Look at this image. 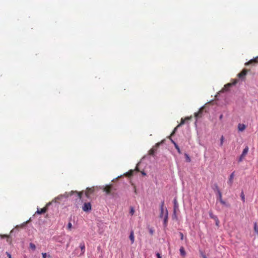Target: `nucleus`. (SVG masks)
<instances>
[{
  "instance_id": "f257e3e1",
  "label": "nucleus",
  "mask_w": 258,
  "mask_h": 258,
  "mask_svg": "<svg viewBox=\"0 0 258 258\" xmlns=\"http://www.w3.org/2000/svg\"><path fill=\"white\" fill-rule=\"evenodd\" d=\"M76 194L78 197V198L80 199L82 198V195L83 194V191L78 192L77 191H73L72 190L71 192H66L63 195H60L58 196L57 197L55 198V201L56 202L57 200H60L63 198H67L70 196H72L73 194Z\"/></svg>"
},
{
  "instance_id": "f03ea898",
  "label": "nucleus",
  "mask_w": 258,
  "mask_h": 258,
  "mask_svg": "<svg viewBox=\"0 0 258 258\" xmlns=\"http://www.w3.org/2000/svg\"><path fill=\"white\" fill-rule=\"evenodd\" d=\"M212 189L216 196L217 200L219 201L221 204L226 205L225 202H224L222 199V193L217 184H214L212 187Z\"/></svg>"
},
{
  "instance_id": "7ed1b4c3",
  "label": "nucleus",
  "mask_w": 258,
  "mask_h": 258,
  "mask_svg": "<svg viewBox=\"0 0 258 258\" xmlns=\"http://www.w3.org/2000/svg\"><path fill=\"white\" fill-rule=\"evenodd\" d=\"M208 105L207 104L205 106L201 107L199 111L198 112H196L195 113V117L198 119L199 118L201 117L205 113H206L208 111L207 108L208 107Z\"/></svg>"
},
{
  "instance_id": "20e7f679",
  "label": "nucleus",
  "mask_w": 258,
  "mask_h": 258,
  "mask_svg": "<svg viewBox=\"0 0 258 258\" xmlns=\"http://www.w3.org/2000/svg\"><path fill=\"white\" fill-rule=\"evenodd\" d=\"M103 189L106 195H113L116 189L113 187L112 184H109L104 187Z\"/></svg>"
},
{
  "instance_id": "39448f33",
  "label": "nucleus",
  "mask_w": 258,
  "mask_h": 258,
  "mask_svg": "<svg viewBox=\"0 0 258 258\" xmlns=\"http://www.w3.org/2000/svg\"><path fill=\"white\" fill-rule=\"evenodd\" d=\"M94 187H88L85 191V195L86 198H89L90 197L91 195H92L94 192ZM83 193L84 192V191H82ZM83 195H82V196Z\"/></svg>"
},
{
  "instance_id": "423d86ee",
  "label": "nucleus",
  "mask_w": 258,
  "mask_h": 258,
  "mask_svg": "<svg viewBox=\"0 0 258 258\" xmlns=\"http://www.w3.org/2000/svg\"><path fill=\"white\" fill-rule=\"evenodd\" d=\"M191 118V117H185L184 118H181V121H180V123L174 129L173 132L171 134V135H173L175 132H176L177 128L179 127L180 126L183 125V124L185 123V121H187V120H190V119Z\"/></svg>"
},
{
  "instance_id": "0eeeda50",
  "label": "nucleus",
  "mask_w": 258,
  "mask_h": 258,
  "mask_svg": "<svg viewBox=\"0 0 258 258\" xmlns=\"http://www.w3.org/2000/svg\"><path fill=\"white\" fill-rule=\"evenodd\" d=\"M247 73V70L245 69H244L239 74H238L237 76L240 79L243 80L245 79Z\"/></svg>"
},
{
  "instance_id": "6e6552de",
  "label": "nucleus",
  "mask_w": 258,
  "mask_h": 258,
  "mask_svg": "<svg viewBox=\"0 0 258 258\" xmlns=\"http://www.w3.org/2000/svg\"><path fill=\"white\" fill-rule=\"evenodd\" d=\"M238 82L237 80H235L232 83H228L224 86V88L223 89V91H227L229 90V88L237 84Z\"/></svg>"
},
{
  "instance_id": "1a4fd4ad",
  "label": "nucleus",
  "mask_w": 258,
  "mask_h": 258,
  "mask_svg": "<svg viewBox=\"0 0 258 258\" xmlns=\"http://www.w3.org/2000/svg\"><path fill=\"white\" fill-rule=\"evenodd\" d=\"M82 209L85 212H88L91 210V205L90 203H85Z\"/></svg>"
},
{
  "instance_id": "9d476101",
  "label": "nucleus",
  "mask_w": 258,
  "mask_h": 258,
  "mask_svg": "<svg viewBox=\"0 0 258 258\" xmlns=\"http://www.w3.org/2000/svg\"><path fill=\"white\" fill-rule=\"evenodd\" d=\"M160 143H157L154 147H153L149 151V154L153 155L157 150V148L159 146Z\"/></svg>"
},
{
  "instance_id": "9b49d317",
  "label": "nucleus",
  "mask_w": 258,
  "mask_h": 258,
  "mask_svg": "<svg viewBox=\"0 0 258 258\" xmlns=\"http://www.w3.org/2000/svg\"><path fill=\"white\" fill-rule=\"evenodd\" d=\"M258 63V56H257L254 58L251 59L248 62H246L245 63V65L248 66L249 64H255V63Z\"/></svg>"
},
{
  "instance_id": "f8f14e48",
  "label": "nucleus",
  "mask_w": 258,
  "mask_h": 258,
  "mask_svg": "<svg viewBox=\"0 0 258 258\" xmlns=\"http://www.w3.org/2000/svg\"><path fill=\"white\" fill-rule=\"evenodd\" d=\"M163 218L164 219V223H163L164 226L165 227H166L167 226L168 218V211H167V210L166 209H165L164 217Z\"/></svg>"
},
{
  "instance_id": "ddd939ff",
  "label": "nucleus",
  "mask_w": 258,
  "mask_h": 258,
  "mask_svg": "<svg viewBox=\"0 0 258 258\" xmlns=\"http://www.w3.org/2000/svg\"><path fill=\"white\" fill-rule=\"evenodd\" d=\"M211 219H213L215 225L218 227L219 224V221L217 218V216L213 215L212 213H211Z\"/></svg>"
},
{
  "instance_id": "4468645a",
  "label": "nucleus",
  "mask_w": 258,
  "mask_h": 258,
  "mask_svg": "<svg viewBox=\"0 0 258 258\" xmlns=\"http://www.w3.org/2000/svg\"><path fill=\"white\" fill-rule=\"evenodd\" d=\"M173 203H174V214L175 216L176 210H177L178 209V204L177 200L176 199H174Z\"/></svg>"
},
{
  "instance_id": "2eb2a0df",
  "label": "nucleus",
  "mask_w": 258,
  "mask_h": 258,
  "mask_svg": "<svg viewBox=\"0 0 258 258\" xmlns=\"http://www.w3.org/2000/svg\"><path fill=\"white\" fill-rule=\"evenodd\" d=\"M234 172H233L229 176V179L228 181V183L230 186L232 185V184L233 183V179L234 178Z\"/></svg>"
},
{
  "instance_id": "dca6fc26",
  "label": "nucleus",
  "mask_w": 258,
  "mask_h": 258,
  "mask_svg": "<svg viewBox=\"0 0 258 258\" xmlns=\"http://www.w3.org/2000/svg\"><path fill=\"white\" fill-rule=\"evenodd\" d=\"M129 238L131 241V244H133L135 241V236H134V232L133 230H132L130 232Z\"/></svg>"
},
{
  "instance_id": "f3484780",
  "label": "nucleus",
  "mask_w": 258,
  "mask_h": 258,
  "mask_svg": "<svg viewBox=\"0 0 258 258\" xmlns=\"http://www.w3.org/2000/svg\"><path fill=\"white\" fill-rule=\"evenodd\" d=\"M47 208L46 207H44V208L41 209L40 210L37 209V213L39 214H41L45 213L47 211Z\"/></svg>"
},
{
  "instance_id": "a211bd4d",
  "label": "nucleus",
  "mask_w": 258,
  "mask_h": 258,
  "mask_svg": "<svg viewBox=\"0 0 258 258\" xmlns=\"http://www.w3.org/2000/svg\"><path fill=\"white\" fill-rule=\"evenodd\" d=\"M135 170L139 171L138 168L136 167ZM135 170H130L128 172L126 173V175L128 176H132L133 175Z\"/></svg>"
},
{
  "instance_id": "6ab92c4d",
  "label": "nucleus",
  "mask_w": 258,
  "mask_h": 258,
  "mask_svg": "<svg viewBox=\"0 0 258 258\" xmlns=\"http://www.w3.org/2000/svg\"><path fill=\"white\" fill-rule=\"evenodd\" d=\"M245 128V125L244 124L239 123L238 125V129L239 131L242 132Z\"/></svg>"
},
{
  "instance_id": "aec40b11",
  "label": "nucleus",
  "mask_w": 258,
  "mask_h": 258,
  "mask_svg": "<svg viewBox=\"0 0 258 258\" xmlns=\"http://www.w3.org/2000/svg\"><path fill=\"white\" fill-rule=\"evenodd\" d=\"M248 150H249V148H248V147L247 146H246L245 147V148L243 149L242 154L243 155L246 156V155L247 154L248 152Z\"/></svg>"
},
{
  "instance_id": "412c9836",
  "label": "nucleus",
  "mask_w": 258,
  "mask_h": 258,
  "mask_svg": "<svg viewBox=\"0 0 258 258\" xmlns=\"http://www.w3.org/2000/svg\"><path fill=\"white\" fill-rule=\"evenodd\" d=\"M165 209H160V217L161 218L164 217Z\"/></svg>"
},
{
  "instance_id": "4be33fe9",
  "label": "nucleus",
  "mask_w": 258,
  "mask_h": 258,
  "mask_svg": "<svg viewBox=\"0 0 258 258\" xmlns=\"http://www.w3.org/2000/svg\"><path fill=\"white\" fill-rule=\"evenodd\" d=\"M245 156L243 155L242 154H241V155L239 157L238 159V162H241L243 161V160L244 159Z\"/></svg>"
},
{
  "instance_id": "5701e85b",
  "label": "nucleus",
  "mask_w": 258,
  "mask_h": 258,
  "mask_svg": "<svg viewBox=\"0 0 258 258\" xmlns=\"http://www.w3.org/2000/svg\"><path fill=\"white\" fill-rule=\"evenodd\" d=\"M80 247L81 249V251H82V253L83 254L85 252V248L84 243H81L80 245Z\"/></svg>"
},
{
  "instance_id": "b1692460",
  "label": "nucleus",
  "mask_w": 258,
  "mask_h": 258,
  "mask_svg": "<svg viewBox=\"0 0 258 258\" xmlns=\"http://www.w3.org/2000/svg\"><path fill=\"white\" fill-rule=\"evenodd\" d=\"M179 250L181 255L184 256L185 255V251L184 249V248L183 247H181Z\"/></svg>"
},
{
  "instance_id": "393cba45",
  "label": "nucleus",
  "mask_w": 258,
  "mask_h": 258,
  "mask_svg": "<svg viewBox=\"0 0 258 258\" xmlns=\"http://www.w3.org/2000/svg\"><path fill=\"white\" fill-rule=\"evenodd\" d=\"M254 230L255 233H256L258 235V226L256 222L254 223Z\"/></svg>"
},
{
  "instance_id": "a878e982",
  "label": "nucleus",
  "mask_w": 258,
  "mask_h": 258,
  "mask_svg": "<svg viewBox=\"0 0 258 258\" xmlns=\"http://www.w3.org/2000/svg\"><path fill=\"white\" fill-rule=\"evenodd\" d=\"M30 248H31L32 250H34L36 249V246L33 243H30L29 244Z\"/></svg>"
},
{
  "instance_id": "bb28decb",
  "label": "nucleus",
  "mask_w": 258,
  "mask_h": 258,
  "mask_svg": "<svg viewBox=\"0 0 258 258\" xmlns=\"http://www.w3.org/2000/svg\"><path fill=\"white\" fill-rule=\"evenodd\" d=\"M240 197L243 202H245V196L243 191L241 192Z\"/></svg>"
},
{
  "instance_id": "cd10ccee",
  "label": "nucleus",
  "mask_w": 258,
  "mask_h": 258,
  "mask_svg": "<svg viewBox=\"0 0 258 258\" xmlns=\"http://www.w3.org/2000/svg\"><path fill=\"white\" fill-rule=\"evenodd\" d=\"M175 148L176 149L179 154H181V151L177 144H175Z\"/></svg>"
},
{
  "instance_id": "c85d7f7f",
  "label": "nucleus",
  "mask_w": 258,
  "mask_h": 258,
  "mask_svg": "<svg viewBox=\"0 0 258 258\" xmlns=\"http://www.w3.org/2000/svg\"><path fill=\"white\" fill-rule=\"evenodd\" d=\"M185 158H186V161L187 162H190L191 160H190V158L189 157V156L187 154H185Z\"/></svg>"
},
{
  "instance_id": "c756f323",
  "label": "nucleus",
  "mask_w": 258,
  "mask_h": 258,
  "mask_svg": "<svg viewBox=\"0 0 258 258\" xmlns=\"http://www.w3.org/2000/svg\"><path fill=\"white\" fill-rule=\"evenodd\" d=\"M130 213L131 214V215H133L135 213V210L133 207H131L130 208Z\"/></svg>"
},
{
  "instance_id": "7c9ffc66",
  "label": "nucleus",
  "mask_w": 258,
  "mask_h": 258,
  "mask_svg": "<svg viewBox=\"0 0 258 258\" xmlns=\"http://www.w3.org/2000/svg\"><path fill=\"white\" fill-rule=\"evenodd\" d=\"M223 140H224V137L222 136H221V137L220 138V146H222L223 145Z\"/></svg>"
},
{
  "instance_id": "2f4dec72",
  "label": "nucleus",
  "mask_w": 258,
  "mask_h": 258,
  "mask_svg": "<svg viewBox=\"0 0 258 258\" xmlns=\"http://www.w3.org/2000/svg\"><path fill=\"white\" fill-rule=\"evenodd\" d=\"M200 254L202 258H207L205 254L202 251H200Z\"/></svg>"
},
{
  "instance_id": "473e14b6",
  "label": "nucleus",
  "mask_w": 258,
  "mask_h": 258,
  "mask_svg": "<svg viewBox=\"0 0 258 258\" xmlns=\"http://www.w3.org/2000/svg\"><path fill=\"white\" fill-rule=\"evenodd\" d=\"M164 202L163 201L161 203L160 209H164Z\"/></svg>"
},
{
  "instance_id": "72a5a7b5",
  "label": "nucleus",
  "mask_w": 258,
  "mask_h": 258,
  "mask_svg": "<svg viewBox=\"0 0 258 258\" xmlns=\"http://www.w3.org/2000/svg\"><path fill=\"white\" fill-rule=\"evenodd\" d=\"M72 227V224L71 222H69L68 225V229L71 230Z\"/></svg>"
},
{
  "instance_id": "f704fd0d",
  "label": "nucleus",
  "mask_w": 258,
  "mask_h": 258,
  "mask_svg": "<svg viewBox=\"0 0 258 258\" xmlns=\"http://www.w3.org/2000/svg\"><path fill=\"white\" fill-rule=\"evenodd\" d=\"M179 234H180L181 240H183V233H181V232H180Z\"/></svg>"
},
{
  "instance_id": "c9c22d12",
  "label": "nucleus",
  "mask_w": 258,
  "mask_h": 258,
  "mask_svg": "<svg viewBox=\"0 0 258 258\" xmlns=\"http://www.w3.org/2000/svg\"><path fill=\"white\" fill-rule=\"evenodd\" d=\"M6 254L9 258H12L11 254L9 252H6Z\"/></svg>"
},
{
  "instance_id": "e433bc0d",
  "label": "nucleus",
  "mask_w": 258,
  "mask_h": 258,
  "mask_svg": "<svg viewBox=\"0 0 258 258\" xmlns=\"http://www.w3.org/2000/svg\"><path fill=\"white\" fill-rule=\"evenodd\" d=\"M43 258H46L47 256L46 253H42Z\"/></svg>"
},
{
  "instance_id": "4c0bfd02",
  "label": "nucleus",
  "mask_w": 258,
  "mask_h": 258,
  "mask_svg": "<svg viewBox=\"0 0 258 258\" xmlns=\"http://www.w3.org/2000/svg\"><path fill=\"white\" fill-rule=\"evenodd\" d=\"M156 255H157V258H162V257L159 253H157L156 254Z\"/></svg>"
},
{
  "instance_id": "58836bf2",
  "label": "nucleus",
  "mask_w": 258,
  "mask_h": 258,
  "mask_svg": "<svg viewBox=\"0 0 258 258\" xmlns=\"http://www.w3.org/2000/svg\"><path fill=\"white\" fill-rule=\"evenodd\" d=\"M150 233L151 234H153V233H154V230H152V229H150Z\"/></svg>"
},
{
  "instance_id": "ea45409f",
  "label": "nucleus",
  "mask_w": 258,
  "mask_h": 258,
  "mask_svg": "<svg viewBox=\"0 0 258 258\" xmlns=\"http://www.w3.org/2000/svg\"><path fill=\"white\" fill-rule=\"evenodd\" d=\"M134 191L136 194H137V189H136V187L135 186H134Z\"/></svg>"
},
{
  "instance_id": "a19ab883",
  "label": "nucleus",
  "mask_w": 258,
  "mask_h": 258,
  "mask_svg": "<svg viewBox=\"0 0 258 258\" xmlns=\"http://www.w3.org/2000/svg\"><path fill=\"white\" fill-rule=\"evenodd\" d=\"M214 102V100H211V102H210V103H211V105H212Z\"/></svg>"
},
{
  "instance_id": "79ce46f5",
  "label": "nucleus",
  "mask_w": 258,
  "mask_h": 258,
  "mask_svg": "<svg viewBox=\"0 0 258 258\" xmlns=\"http://www.w3.org/2000/svg\"><path fill=\"white\" fill-rule=\"evenodd\" d=\"M222 117H223V115H222V114H221V115H220V116H219V118H220V119H222Z\"/></svg>"
},
{
  "instance_id": "37998d69",
  "label": "nucleus",
  "mask_w": 258,
  "mask_h": 258,
  "mask_svg": "<svg viewBox=\"0 0 258 258\" xmlns=\"http://www.w3.org/2000/svg\"><path fill=\"white\" fill-rule=\"evenodd\" d=\"M172 142L173 143L174 145L175 146V144H176L174 141H172Z\"/></svg>"
},
{
  "instance_id": "c03bdc74",
  "label": "nucleus",
  "mask_w": 258,
  "mask_h": 258,
  "mask_svg": "<svg viewBox=\"0 0 258 258\" xmlns=\"http://www.w3.org/2000/svg\"><path fill=\"white\" fill-rule=\"evenodd\" d=\"M142 174H143V175H146V173H145L144 172H142Z\"/></svg>"
},
{
  "instance_id": "a18cd8bd",
  "label": "nucleus",
  "mask_w": 258,
  "mask_h": 258,
  "mask_svg": "<svg viewBox=\"0 0 258 258\" xmlns=\"http://www.w3.org/2000/svg\"><path fill=\"white\" fill-rule=\"evenodd\" d=\"M215 97L217 98V99H218L217 98V95H215Z\"/></svg>"
}]
</instances>
